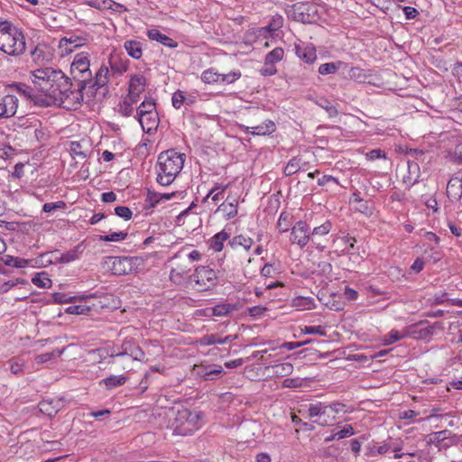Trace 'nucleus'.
<instances>
[{
	"instance_id": "nucleus-1",
	"label": "nucleus",
	"mask_w": 462,
	"mask_h": 462,
	"mask_svg": "<svg viewBox=\"0 0 462 462\" xmlns=\"http://www.w3.org/2000/svg\"><path fill=\"white\" fill-rule=\"evenodd\" d=\"M31 78L35 88L44 95L42 105L47 106L52 103L55 96L60 95V89L67 87L69 79L60 69L50 67L35 69Z\"/></svg>"
},
{
	"instance_id": "nucleus-2",
	"label": "nucleus",
	"mask_w": 462,
	"mask_h": 462,
	"mask_svg": "<svg viewBox=\"0 0 462 462\" xmlns=\"http://www.w3.org/2000/svg\"><path fill=\"white\" fill-rule=\"evenodd\" d=\"M185 154L168 150L159 154L155 166L157 182L162 186L171 184L183 168Z\"/></svg>"
},
{
	"instance_id": "nucleus-3",
	"label": "nucleus",
	"mask_w": 462,
	"mask_h": 462,
	"mask_svg": "<svg viewBox=\"0 0 462 462\" xmlns=\"http://www.w3.org/2000/svg\"><path fill=\"white\" fill-rule=\"evenodd\" d=\"M0 51L14 58L21 57L26 51L23 32L8 21H0Z\"/></svg>"
},
{
	"instance_id": "nucleus-4",
	"label": "nucleus",
	"mask_w": 462,
	"mask_h": 462,
	"mask_svg": "<svg viewBox=\"0 0 462 462\" xmlns=\"http://www.w3.org/2000/svg\"><path fill=\"white\" fill-rule=\"evenodd\" d=\"M173 418L171 428L174 435L188 436L193 434L202 426V413L185 407L172 409Z\"/></svg>"
},
{
	"instance_id": "nucleus-5",
	"label": "nucleus",
	"mask_w": 462,
	"mask_h": 462,
	"mask_svg": "<svg viewBox=\"0 0 462 462\" xmlns=\"http://www.w3.org/2000/svg\"><path fill=\"white\" fill-rule=\"evenodd\" d=\"M302 210L300 208H293L291 212V219L295 220V225L291 228V243L304 247L310 239V227L307 220L300 218Z\"/></svg>"
},
{
	"instance_id": "nucleus-6",
	"label": "nucleus",
	"mask_w": 462,
	"mask_h": 462,
	"mask_svg": "<svg viewBox=\"0 0 462 462\" xmlns=\"http://www.w3.org/2000/svg\"><path fill=\"white\" fill-rule=\"evenodd\" d=\"M86 88H81V82H79L77 89H71L69 79H67V87L60 89V95L54 97L52 103H59L68 109H76L83 101L82 91Z\"/></svg>"
},
{
	"instance_id": "nucleus-7",
	"label": "nucleus",
	"mask_w": 462,
	"mask_h": 462,
	"mask_svg": "<svg viewBox=\"0 0 462 462\" xmlns=\"http://www.w3.org/2000/svg\"><path fill=\"white\" fill-rule=\"evenodd\" d=\"M75 79L81 82V88H88V79L91 78L90 60L88 53L81 52L75 55L70 67Z\"/></svg>"
},
{
	"instance_id": "nucleus-8",
	"label": "nucleus",
	"mask_w": 462,
	"mask_h": 462,
	"mask_svg": "<svg viewBox=\"0 0 462 462\" xmlns=\"http://www.w3.org/2000/svg\"><path fill=\"white\" fill-rule=\"evenodd\" d=\"M294 51L296 56L304 63V71L302 75L307 77L312 70L310 67L317 60V51L313 44L306 43L301 41L294 43Z\"/></svg>"
},
{
	"instance_id": "nucleus-9",
	"label": "nucleus",
	"mask_w": 462,
	"mask_h": 462,
	"mask_svg": "<svg viewBox=\"0 0 462 462\" xmlns=\"http://www.w3.org/2000/svg\"><path fill=\"white\" fill-rule=\"evenodd\" d=\"M291 15L295 21L312 23L318 17L317 7L310 2H298L291 6Z\"/></svg>"
},
{
	"instance_id": "nucleus-10",
	"label": "nucleus",
	"mask_w": 462,
	"mask_h": 462,
	"mask_svg": "<svg viewBox=\"0 0 462 462\" xmlns=\"http://www.w3.org/2000/svg\"><path fill=\"white\" fill-rule=\"evenodd\" d=\"M193 281L199 291H208L216 286L217 275L216 272L206 266H199L193 274Z\"/></svg>"
},
{
	"instance_id": "nucleus-11",
	"label": "nucleus",
	"mask_w": 462,
	"mask_h": 462,
	"mask_svg": "<svg viewBox=\"0 0 462 462\" xmlns=\"http://www.w3.org/2000/svg\"><path fill=\"white\" fill-rule=\"evenodd\" d=\"M105 265L116 275L126 274L132 271L133 258L122 256H106Z\"/></svg>"
},
{
	"instance_id": "nucleus-12",
	"label": "nucleus",
	"mask_w": 462,
	"mask_h": 462,
	"mask_svg": "<svg viewBox=\"0 0 462 462\" xmlns=\"http://www.w3.org/2000/svg\"><path fill=\"white\" fill-rule=\"evenodd\" d=\"M110 356L113 359L125 357L128 360H141L144 356V353L133 341H125L118 351L113 350Z\"/></svg>"
},
{
	"instance_id": "nucleus-13",
	"label": "nucleus",
	"mask_w": 462,
	"mask_h": 462,
	"mask_svg": "<svg viewBox=\"0 0 462 462\" xmlns=\"http://www.w3.org/2000/svg\"><path fill=\"white\" fill-rule=\"evenodd\" d=\"M19 99L14 95L0 97V119L13 117L18 108Z\"/></svg>"
},
{
	"instance_id": "nucleus-14",
	"label": "nucleus",
	"mask_w": 462,
	"mask_h": 462,
	"mask_svg": "<svg viewBox=\"0 0 462 462\" xmlns=\"http://www.w3.org/2000/svg\"><path fill=\"white\" fill-rule=\"evenodd\" d=\"M146 79L142 74L131 75L129 79L128 98L132 102H137L139 96L145 89Z\"/></svg>"
},
{
	"instance_id": "nucleus-15",
	"label": "nucleus",
	"mask_w": 462,
	"mask_h": 462,
	"mask_svg": "<svg viewBox=\"0 0 462 462\" xmlns=\"http://www.w3.org/2000/svg\"><path fill=\"white\" fill-rule=\"evenodd\" d=\"M328 406L323 404L322 402H318L316 404L310 402L308 409L309 412L306 416V419L318 417V419L313 420V422L322 426L327 425L328 421L325 416L328 415Z\"/></svg>"
},
{
	"instance_id": "nucleus-16",
	"label": "nucleus",
	"mask_w": 462,
	"mask_h": 462,
	"mask_svg": "<svg viewBox=\"0 0 462 462\" xmlns=\"http://www.w3.org/2000/svg\"><path fill=\"white\" fill-rule=\"evenodd\" d=\"M110 71L107 66L102 65L96 72L95 78L91 76L88 79V88L98 89L107 85L109 80Z\"/></svg>"
},
{
	"instance_id": "nucleus-17",
	"label": "nucleus",
	"mask_w": 462,
	"mask_h": 462,
	"mask_svg": "<svg viewBox=\"0 0 462 462\" xmlns=\"http://www.w3.org/2000/svg\"><path fill=\"white\" fill-rule=\"evenodd\" d=\"M194 372L204 380H213L223 373V368L218 365H199L194 366Z\"/></svg>"
},
{
	"instance_id": "nucleus-18",
	"label": "nucleus",
	"mask_w": 462,
	"mask_h": 462,
	"mask_svg": "<svg viewBox=\"0 0 462 462\" xmlns=\"http://www.w3.org/2000/svg\"><path fill=\"white\" fill-rule=\"evenodd\" d=\"M138 121L143 130L147 134L155 131L159 125L158 113L137 114Z\"/></svg>"
},
{
	"instance_id": "nucleus-19",
	"label": "nucleus",
	"mask_w": 462,
	"mask_h": 462,
	"mask_svg": "<svg viewBox=\"0 0 462 462\" xmlns=\"http://www.w3.org/2000/svg\"><path fill=\"white\" fill-rule=\"evenodd\" d=\"M237 199L228 196L226 199L218 206L217 212L221 213L226 219H230L237 215Z\"/></svg>"
},
{
	"instance_id": "nucleus-20",
	"label": "nucleus",
	"mask_w": 462,
	"mask_h": 462,
	"mask_svg": "<svg viewBox=\"0 0 462 462\" xmlns=\"http://www.w3.org/2000/svg\"><path fill=\"white\" fill-rule=\"evenodd\" d=\"M108 63L113 76H121L128 69V60L116 53L110 54Z\"/></svg>"
},
{
	"instance_id": "nucleus-21",
	"label": "nucleus",
	"mask_w": 462,
	"mask_h": 462,
	"mask_svg": "<svg viewBox=\"0 0 462 462\" xmlns=\"http://www.w3.org/2000/svg\"><path fill=\"white\" fill-rule=\"evenodd\" d=\"M447 195L451 200H459L462 198V179L453 177L448 180Z\"/></svg>"
},
{
	"instance_id": "nucleus-22",
	"label": "nucleus",
	"mask_w": 462,
	"mask_h": 462,
	"mask_svg": "<svg viewBox=\"0 0 462 462\" xmlns=\"http://www.w3.org/2000/svg\"><path fill=\"white\" fill-rule=\"evenodd\" d=\"M147 36L150 40L156 41L167 47L175 48L177 47V42L170 38L169 36L162 33L158 29H150L147 31Z\"/></svg>"
},
{
	"instance_id": "nucleus-23",
	"label": "nucleus",
	"mask_w": 462,
	"mask_h": 462,
	"mask_svg": "<svg viewBox=\"0 0 462 462\" xmlns=\"http://www.w3.org/2000/svg\"><path fill=\"white\" fill-rule=\"evenodd\" d=\"M275 131V125L273 121L268 120L255 126H247L246 132L254 135L270 134Z\"/></svg>"
},
{
	"instance_id": "nucleus-24",
	"label": "nucleus",
	"mask_w": 462,
	"mask_h": 462,
	"mask_svg": "<svg viewBox=\"0 0 462 462\" xmlns=\"http://www.w3.org/2000/svg\"><path fill=\"white\" fill-rule=\"evenodd\" d=\"M291 306L294 307L297 311L310 310L315 308V301L311 297L295 296L291 302Z\"/></svg>"
},
{
	"instance_id": "nucleus-25",
	"label": "nucleus",
	"mask_w": 462,
	"mask_h": 462,
	"mask_svg": "<svg viewBox=\"0 0 462 462\" xmlns=\"http://www.w3.org/2000/svg\"><path fill=\"white\" fill-rule=\"evenodd\" d=\"M299 396H291V411L298 413L301 415L304 419L308 415L309 409V400H298Z\"/></svg>"
},
{
	"instance_id": "nucleus-26",
	"label": "nucleus",
	"mask_w": 462,
	"mask_h": 462,
	"mask_svg": "<svg viewBox=\"0 0 462 462\" xmlns=\"http://www.w3.org/2000/svg\"><path fill=\"white\" fill-rule=\"evenodd\" d=\"M236 310L234 305L229 303L217 304L212 308H207L205 312L207 316L225 317Z\"/></svg>"
},
{
	"instance_id": "nucleus-27",
	"label": "nucleus",
	"mask_w": 462,
	"mask_h": 462,
	"mask_svg": "<svg viewBox=\"0 0 462 462\" xmlns=\"http://www.w3.org/2000/svg\"><path fill=\"white\" fill-rule=\"evenodd\" d=\"M236 338V336L229 335L225 337H219L215 334H209L203 336L199 343L201 346H211L214 344H226Z\"/></svg>"
},
{
	"instance_id": "nucleus-28",
	"label": "nucleus",
	"mask_w": 462,
	"mask_h": 462,
	"mask_svg": "<svg viewBox=\"0 0 462 462\" xmlns=\"http://www.w3.org/2000/svg\"><path fill=\"white\" fill-rule=\"evenodd\" d=\"M87 39L76 35L64 37L60 42V46L66 49L67 51H72V48H78L86 44Z\"/></svg>"
},
{
	"instance_id": "nucleus-29",
	"label": "nucleus",
	"mask_w": 462,
	"mask_h": 462,
	"mask_svg": "<svg viewBox=\"0 0 462 462\" xmlns=\"http://www.w3.org/2000/svg\"><path fill=\"white\" fill-rule=\"evenodd\" d=\"M229 234L224 229L217 233L209 241V247L215 252H220L224 243L229 238Z\"/></svg>"
},
{
	"instance_id": "nucleus-30",
	"label": "nucleus",
	"mask_w": 462,
	"mask_h": 462,
	"mask_svg": "<svg viewBox=\"0 0 462 462\" xmlns=\"http://www.w3.org/2000/svg\"><path fill=\"white\" fill-rule=\"evenodd\" d=\"M127 381V377L120 374V375H111L106 378H104L100 381L99 384L104 385L106 389L111 390L116 387L124 385Z\"/></svg>"
},
{
	"instance_id": "nucleus-31",
	"label": "nucleus",
	"mask_w": 462,
	"mask_h": 462,
	"mask_svg": "<svg viewBox=\"0 0 462 462\" xmlns=\"http://www.w3.org/2000/svg\"><path fill=\"white\" fill-rule=\"evenodd\" d=\"M60 409V402L56 401L43 400L39 403L41 412L52 417L57 414Z\"/></svg>"
},
{
	"instance_id": "nucleus-32",
	"label": "nucleus",
	"mask_w": 462,
	"mask_h": 462,
	"mask_svg": "<svg viewBox=\"0 0 462 462\" xmlns=\"http://www.w3.org/2000/svg\"><path fill=\"white\" fill-rule=\"evenodd\" d=\"M16 88H17L18 93L21 96L24 97L27 99L33 101L34 104H36V105L43 106L42 98H38L37 95L34 93L33 89L31 87L26 86L24 84H20L17 86Z\"/></svg>"
},
{
	"instance_id": "nucleus-33",
	"label": "nucleus",
	"mask_w": 462,
	"mask_h": 462,
	"mask_svg": "<svg viewBox=\"0 0 462 462\" xmlns=\"http://www.w3.org/2000/svg\"><path fill=\"white\" fill-rule=\"evenodd\" d=\"M124 47L129 56L139 60L143 55L141 42L137 41H126Z\"/></svg>"
},
{
	"instance_id": "nucleus-34",
	"label": "nucleus",
	"mask_w": 462,
	"mask_h": 462,
	"mask_svg": "<svg viewBox=\"0 0 462 462\" xmlns=\"http://www.w3.org/2000/svg\"><path fill=\"white\" fill-rule=\"evenodd\" d=\"M84 246L82 245H78L72 250H69L64 254H62L60 257V261L63 263H71L79 258V255L83 253Z\"/></svg>"
},
{
	"instance_id": "nucleus-35",
	"label": "nucleus",
	"mask_w": 462,
	"mask_h": 462,
	"mask_svg": "<svg viewBox=\"0 0 462 462\" xmlns=\"http://www.w3.org/2000/svg\"><path fill=\"white\" fill-rule=\"evenodd\" d=\"M32 282L37 286L38 288L42 289H48L51 287L52 282L49 278V275L45 272H42L37 273L32 279Z\"/></svg>"
},
{
	"instance_id": "nucleus-36",
	"label": "nucleus",
	"mask_w": 462,
	"mask_h": 462,
	"mask_svg": "<svg viewBox=\"0 0 462 462\" xmlns=\"http://www.w3.org/2000/svg\"><path fill=\"white\" fill-rule=\"evenodd\" d=\"M316 104L323 108L328 115L329 117H335L337 116V109L334 104L327 98L320 97L317 100Z\"/></svg>"
},
{
	"instance_id": "nucleus-37",
	"label": "nucleus",
	"mask_w": 462,
	"mask_h": 462,
	"mask_svg": "<svg viewBox=\"0 0 462 462\" xmlns=\"http://www.w3.org/2000/svg\"><path fill=\"white\" fill-rule=\"evenodd\" d=\"M201 80L206 84H214L220 82V73L214 69H208L202 72Z\"/></svg>"
},
{
	"instance_id": "nucleus-38",
	"label": "nucleus",
	"mask_w": 462,
	"mask_h": 462,
	"mask_svg": "<svg viewBox=\"0 0 462 462\" xmlns=\"http://www.w3.org/2000/svg\"><path fill=\"white\" fill-rule=\"evenodd\" d=\"M341 64V61L323 63L319 67V73L323 76L335 74L339 69Z\"/></svg>"
},
{
	"instance_id": "nucleus-39",
	"label": "nucleus",
	"mask_w": 462,
	"mask_h": 462,
	"mask_svg": "<svg viewBox=\"0 0 462 462\" xmlns=\"http://www.w3.org/2000/svg\"><path fill=\"white\" fill-rule=\"evenodd\" d=\"M253 239L244 236L242 235L235 236L231 241L232 246H242L245 250L248 251L253 245Z\"/></svg>"
},
{
	"instance_id": "nucleus-40",
	"label": "nucleus",
	"mask_w": 462,
	"mask_h": 462,
	"mask_svg": "<svg viewBox=\"0 0 462 462\" xmlns=\"http://www.w3.org/2000/svg\"><path fill=\"white\" fill-rule=\"evenodd\" d=\"M189 271V269H185V268L172 269L170 273V279L173 283L180 284L184 281Z\"/></svg>"
},
{
	"instance_id": "nucleus-41",
	"label": "nucleus",
	"mask_w": 462,
	"mask_h": 462,
	"mask_svg": "<svg viewBox=\"0 0 462 462\" xmlns=\"http://www.w3.org/2000/svg\"><path fill=\"white\" fill-rule=\"evenodd\" d=\"M157 113L156 105L152 98H145L137 108V114Z\"/></svg>"
},
{
	"instance_id": "nucleus-42",
	"label": "nucleus",
	"mask_w": 462,
	"mask_h": 462,
	"mask_svg": "<svg viewBox=\"0 0 462 462\" xmlns=\"http://www.w3.org/2000/svg\"><path fill=\"white\" fill-rule=\"evenodd\" d=\"M291 420L295 426L300 425V429H296L295 431L299 432L300 430H304L306 431L313 430L314 427L312 424L308 422H302V419L297 415V413L291 411Z\"/></svg>"
},
{
	"instance_id": "nucleus-43",
	"label": "nucleus",
	"mask_w": 462,
	"mask_h": 462,
	"mask_svg": "<svg viewBox=\"0 0 462 462\" xmlns=\"http://www.w3.org/2000/svg\"><path fill=\"white\" fill-rule=\"evenodd\" d=\"M128 234L125 231L112 232L109 235L101 236L100 240L105 242H119L127 237Z\"/></svg>"
},
{
	"instance_id": "nucleus-44",
	"label": "nucleus",
	"mask_w": 462,
	"mask_h": 462,
	"mask_svg": "<svg viewBox=\"0 0 462 462\" xmlns=\"http://www.w3.org/2000/svg\"><path fill=\"white\" fill-rule=\"evenodd\" d=\"M63 353V350L48 352L42 355H38L34 358V363L36 365H42L43 363L51 361L54 356H60Z\"/></svg>"
},
{
	"instance_id": "nucleus-45",
	"label": "nucleus",
	"mask_w": 462,
	"mask_h": 462,
	"mask_svg": "<svg viewBox=\"0 0 462 462\" xmlns=\"http://www.w3.org/2000/svg\"><path fill=\"white\" fill-rule=\"evenodd\" d=\"M332 224L330 221H326L319 226H316L312 230V239L317 236H325L330 232Z\"/></svg>"
},
{
	"instance_id": "nucleus-46",
	"label": "nucleus",
	"mask_w": 462,
	"mask_h": 462,
	"mask_svg": "<svg viewBox=\"0 0 462 462\" xmlns=\"http://www.w3.org/2000/svg\"><path fill=\"white\" fill-rule=\"evenodd\" d=\"M8 364L10 365V370L14 374H19L22 373L25 365L24 361L18 357L10 359Z\"/></svg>"
},
{
	"instance_id": "nucleus-47",
	"label": "nucleus",
	"mask_w": 462,
	"mask_h": 462,
	"mask_svg": "<svg viewBox=\"0 0 462 462\" xmlns=\"http://www.w3.org/2000/svg\"><path fill=\"white\" fill-rule=\"evenodd\" d=\"M254 34L257 40H267L269 37L273 36V32L268 28V25L254 29Z\"/></svg>"
},
{
	"instance_id": "nucleus-48",
	"label": "nucleus",
	"mask_w": 462,
	"mask_h": 462,
	"mask_svg": "<svg viewBox=\"0 0 462 462\" xmlns=\"http://www.w3.org/2000/svg\"><path fill=\"white\" fill-rule=\"evenodd\" d=\"M283 56V50L282 48H275L266 55L265 63H273L282 60Z\"/></svg>"
},
{
	"instance_id": "nucleus-49",
	"label": "nucleus",
	"mask_w": 462,
	"mask_h": 462,
	"mask_svg": "<svg viewBox=\"0 0 462 462\" xmlns=\"http://www.w3.org/2000/svg\"><path fill=\"white\" fill-rule=\"evenodd\" d=\"M135 102H132L129 100L128 97L119 105V111L124 116H130L133 114V104Z\"/></svg>"
},
{
	"instance_id": "nucleus-50",
	"label": "nucleus",
	"mask_w": 462,
	"mask_h": 462,
	"mask_svg": "<svg viewBox=\"0 0 462 462\" xmlns=\"http://www.w3.org/2000/svg\"><path fill=\"white\" fill-rule=\"evenodd\" d=\"M241 72L239 70H234L226 74H220V82L231 84L241 78Z\"/></svg>"
},
{
	"instance_id": "nucleus-51",
	"label": "nucleus",
	"mask_w": 462,
	"mask_h": 462,
	"mask_svg": "<svg viewBox=\"0 0 462 462\" xmlns=\"http://www.w3.org/2000/svg\"><path fill=\"white\" fill-rule=\"evenodd\" d=\"M161 193L153 192V191H148L147 197L145 199V205L149 208L155 207L160 201H161Z\"/></svg>"
},
{
	"instance_id": "nucleus-52",
	"label": "nucleus",
	"mask_w": 462,
	"mask_h": 462,
	"mask_svg": "<svg viewBox=\"0 0 462 462\" xmlns=\"http://www.w3.org/2000/svg\"><path fill=\"white\" fill-rule=\"evenodd\" d=\"M277 228L281 233H284L289 230V217L285 211H282L280 215L277 223Z\"/></svg>"
},
{
	"instance_id": "nucleus-53",
	"label": "nucleus",
	"mask_w": 462,
	"mask_h": 462,
	"mask_svg": "<svg viewBox=\"0 0 462 462\" xmlns=\"http://www.w3.org/2000/svg\"><path fill=\"white\" fill-rule=\"evenodd\" d=\"M404 337V336L400 335L397 330H391L388 335H386L383 338V345L388 346L399 341L401 338Z\"/></svg>"
},
{
	"instance_id": "nucleus-54",
	"label": "nucleus",
	"mask_w": 462,
	"mask_h": 462,
	"mask_svg": "<svg viewBox=\"0 0 462 462\" xmlns=\"http://www.w3.org/2000/svg\"><path fill=\"white\" fill-rule=\"evenodd\" d=\"M6 265H12L16 268H24L28 265V261L25 259L8 256V259L5 261Z\"/></svg>"
},
{
	"instance_id": "nucleus-55",
	"label": "nucleus",
	"mask_w": 462,
	"mask_h": 462,
	"mask_svg": "<svg viewBox=\"0 0 462 462\" xmlns=\"http://www.w3.org/2000/svg\"><path fill=\"white\" fill-rule=\"evenodd\" d=\"M171 102L172 106L179 109L186 102V97L184 96V93L180 90L176 91L172 95Z\"/></svg>"
},
{
	"instance_id": "nucleus-56",
	"label": "nucleus",
	"mask_w": 462,
	"mask_h": 462,
	"mask_svg": "<svg viewBox=\"0 0 462 462\" xmlns=\"http://www.w3.org/2000/svg\"><path fill=\"white\" fill-rule=\"evenodd\" d=\"M115 213L119 217L124 218L125 220H129L132 218L133 213L132 210L124 206H118L115 208Z\"/></svg>"
},
{
	"instance_id": "nucleus-57",
	"label": "nucleus",
	"mask_w": 462,
	"mask_h": 462,
	"mask_svg": "<svg viewBox=\"0 0 462 462\" xmlns=\"http://www.w3.org/2000/svg\"><path fill=\"white\" fill-rule=\"evenodd\" d=\"M66 207V204L64 201H57L54 203H45L42 207V210L46 213H51L57 209H61Z\"/></svg>"
},
{
	"instance_id": "nucleus-58",
	"label": "nucleus",
	"mask_w": 462,
	"mask_h": 462,
	"mask_svg": "<svg viewBox=\"0 0 462 462\" xmlns=\"http://www.w3.org/2000/svg\"><path fill=\"white\" fill-rule=\"evenodd\" d=\"M337 440L351 437L355 434L353 427L349 424L344 426L341 430L336 432Z\"/></svg>"
},
{
	"instance_id": "nucleus-59",
	"label": "nucleus",
	"mask_w": 462,
	"mask_h": 462,
	"mask_svg": "<svg viewBox=\"0 0 462 462\" xmlns=\"http://www.w3.org/2000/svg\"><path fill=\"white\" fill-rule=\"evenodd\" d=\"M453 77L458 83H462V61H456L451 69Z\"/></svg>"
},
{
	"instance_id": "nucleus-60",
	"label": "nucleus",
	"mask_w": 462,
	"mask_h": 462,
	"mask_svg": "<svg viewBox=\"0 0 462 462\" xmlns=\"http://www.w3.org/2000/svg\"><path fill=\"white\" fill-rule=\"evenodd\" d=\"M88 310H89V308L87 307V306H84V305H73V306H69L67 309L66 311L68 313H69V314L79 315V314H85Z\"/></svg>"
},
{
	"instance_id": "nucleus-61",
	"label": "nucleus",
	"mask_w": 462,
	"mask_h": 462,
	"mask_svg": "<svg viewBox=\"0 0 462 462\" xmlns=\"http://www.w3.org/2000/svg\"><path fill=\"white\" fill-rule=\"evenodd\" d=\"M19 283L24 284L26 283V281L23 279H16L15 281L6 282L0 286V291L7 292L9 290H11L13 287L16 286Z\"/></svg>"
},
{
	"instance_id": "nucleus-62",
	"label": "nucleus",
	"mask_w": 462,
	"mask_h": 462,
	"mask_svg": "<svg viewBox=\"0 0 462 462\" xmlns=\"http://www.w3.org/2000/svg\"><path fill=\"white\" fill-rule=\"evenodd\" d=\"M448 430H440L430 434V441L439 445L444 439H446Z\"/></svg>"
},
{
	"instance_id": "nucleus-63",
	"label": "nucleus",
	"mask_w": 462,
	"mask_h": 462,
	"mask_svg": "<svg viewBox=\"0 0 462 462\" xmlns=\"http://www.w3.org/2000/svg\"><path fill=\"white\" fill-rule=\"evenodd\" d=\"M329 310L338 311L344 309V303L339 300H336L334 298L329 299L324 303Z\"/></svg>"
},
{
	"instance_id": "nucleus-64",
	"label": "nucleus",
	"mask_w": 462,
	"mask_h": 462,
	"mask_svg": "<svg viewBox=\"0 0 462 462\" xmlns=\"http://www.w3.org/2000/svg\"><path fill=\"white\" fill-rule=\"evenodd\" d=\"M388 451H390V448H389V442H385L383 443V445L381 446H374L373 448H371V451H370V454L372 456L375 455V454H378V455H384L386 454Z\"/></svg>"
}]
</instances>
